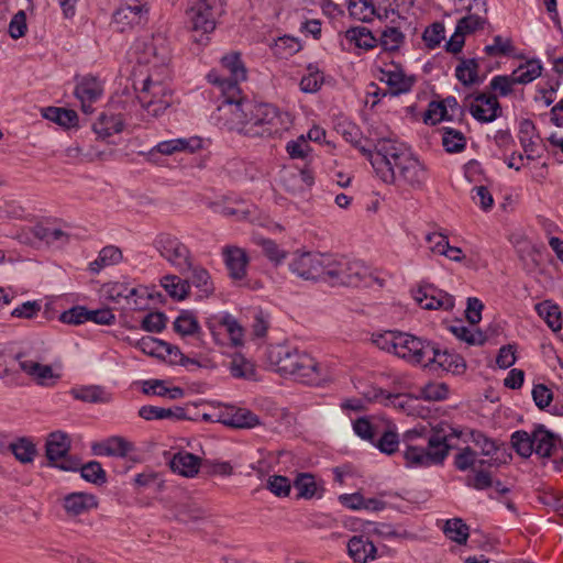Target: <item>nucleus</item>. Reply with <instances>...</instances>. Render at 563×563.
<instances>
[{
    "instance_id": "a878e982",
    "label": "nucleus",
    "mask_w": 563,
    "mask_h": 563,
    "mask_svg": "<svg viewBox=\"0 0 563 563\" xmlns=\"http://www.w3.org/2000/svg\"><path fill=\"white\" fill-rule=\"evenodd\" d=\"M174 473L185 477H194L200 468V459L189 452L183 451L176 453L169 462Z\"/></svg>"
},
{
    "instance_id": "774afa93",
    "label": "nucleus",
    "mask_w": 563,
    "mask_h": 563,
    "mask_svg": "<svg viewBox=\"0 0 563 563\" xmlns=\"http://www.w3.org/2000/svg\"><path fill=\"white\" fill-rule=\"evenodd\" d=\"M286 151L292 159H303L308 156L311 147L303 135L296 140L289 141L286 145Z\"/></svg>"
},
{
    "instance_id": "69168bd1",
    "label": "nucleus",
    "mask_w": 563,
    "mask_h": 563,
    "mask_svg": "<svg viewBox=\"0 0 563 563\" xmlns=\"http://www.w3.org/2000/svg\"><path fill=\"white\" fill-rule=\"evenodd\" d=\"M59 321L66 324L78 325L88 321V309L84 306H75L59 316Z\"/></svg>"
},
{
    "instance_id": "c03bdc74",
    "label": "nucleus",
    "mask_w": 563,
    "mask_h": 563,
    "mask_svg": "<svg viewBox=\"0 0 563 563\" xmlns=\"http://www.w3.org/2000/svg\"><path fill=\"white\" fill-rule=\"evenodd\" d=\"M442 145L449 153H460L466 146V139L461 131L442 128Z\"/></svg>"
},
{
    "instance_id": "052dcab7",
    "label": "nucleus",
    "mask_w": 563,
    "mask_h": 563,
    "mask_svg": "<svg viewBox=\"0 0 563 563\" xmlns=\"http://www.w3.org/2000/svg\"><path fill=\"white\" fill-rule=\"evenodd\" d=\"M484 51L489 56H507L514 52V46L510 38L496 35L493 38V43L486 45Z\"/></svg>"
},
{
    "instance_id": "a19ab883",
    "label": "nucleus",
    "mask_w": 563,
    "mask_h": 563,
    "mask_svg": "<svg viewBox=\"0 0 563 563\" xmlns=\"http://www.w3.org/2000/svg\"><path fill=\"white\" fill-rule=\"evenodd\" d=\"M405 42V34L398 26H386L380 34L378 44L387 52H396Z\"/></svg>"
},
{
    "instance_id": "5fc2aeb1",
    "label": "nucleus",
    "mask_w": 563,
    "mask_h": 563,
    "mask_svg": "<svg viewBox=\"0 0 563 563\" xmlns=\"http://www.w3.org/2000/svg\"><path fill=\"white\" fill-rule=\"evenodd\" d=\"M536 134V126L531 120L525 119L520 122L519 128V142L525 153H533L536 142L533 141Z\"/></svg>"
},
{
    "instance_id": "4468645a",
    "label": "nucleus",
    "mask_w": 563,
    "mask_h": 563,
    "mask_svg": "<svg viewBox=\"0 0 563 563\" xmlns=\"http://www.w3.org/2000/svg\"><path fill=\"white\" fill-rule=\"evenodd\" d=\"M464 106L471 115L481 123H489L501 115V107L494 93L479 92L475 96H467Z\"/></svg>"
},
{
    "instance_id": "e433bc0d",
    "label": "nucleus",
    "mask_w": 563,
    "mask_h": 563,
    "mask_svg": "<svg viewBox=\"0 0 563 563\" xmlns=\"http://www.w3.org/2000/svg\"><path fill=\"white\" fill-rule=\"evenodd\" d=\"M478 62L476 58H461L455 68V77L464 86L478 82Z\"/></svg>"
},
{
    "instance_id": "13d9d810",
    "label": "nucleus",
    "mask_w": 563,
    "mask_h": 563,
    "mask_svg": "<svg viewBox=\"0 0 563 563\" xmlns=\"http://www.w3.org/2000/svg\"><path fill=\"white\" fill-rule=\"evenodd\" d=\"M515 85L517 84L512 80L511 75H496L489 81V88L496 92L497 98L512 93Z\"/></svg>"
},
{
    "instance_id": "473e14b6",
    "label": "nucleus",
    "mask_w": 563,
    "mask_h": 563,
    "mask_svg": "<svg viewBox=\"0 0 563 563\" xmlns=\"http://www.w3.org/2000/svg\"><path fill=\"white\" fill-rule=\"evenodd\" d=\"M74 398L91 404H108L111 395L101 386H82L71 390Z\"/></svg>"
},
{
    "instance_id": "0e129e2a",
    "label": "nucleus",
    "mask_w": 563,
    "mask_h": 563,
    "mask_svg": "<svg viewBox=\"0 0 563 563\" xmlns=\"http://www.w3.org/2000/svg\"><path fill=\"white\" fill-rule=\"evenodd\" d=\"M374 444L382 453L391 455L398 450L399 438L396 432L387 430L380 435L377 442L374 441Z\"/></svg>"
},
{
    "instance_id": "2f4dec72",
    "label": "nucleus",
    "mask_w": 563,
    "mask_h": 563,
    "mask_svg": "<svg viewBox=\"0 0 563 563\" xmlns=\"http://www.w3.org/2000/svg\"><path fill=\"white\" fill-rule=\"evenodd\" d=\"M536 311L553 332L562 329L561 310L556 303L551 300H543L536 305Z\"/></svg>"
},
{
    "instance_id": "1a4fd4ad",
    "label": "nucleus",
    "mask_w": 563,
    "mask_h": 563,
    "mask_svg": "<svg viewBox=\"0 0 563 563\" xmlns=\"http://www.w3.org/2000/svg\"><path fill=\"white\" fill-rule=\"evenodd\" d=\"M153 245L161 256L181 275L188 274L192 268V257L189 249L176 236L169 233H161L155 238Z\"/></svg>"
},
{
    "instance_id": "de8ad7c7",
    "label": "nucleus",
    "mask_w": 563,
    "mask_h": 563,
    "mask_svg": "<svg viewBox=\"0 0 563 563\" xmlns=\"http://www.w3.org/2000/svg\"><path fill=\"white\" fill-rule=\"evenodd\" d=\"M223 422L224 424L234 428H253L260 424V419L252 411L240 408L228 419H224Z\"/></svg>"
},
{
    "instance_id": "7ed1b4c3",
    "label": "nucleus",
    "mask_w": 563,
    "mask_h": 563,
    "mask_svg": "<svg viewBox=\"0 0 563 563\" xmlns=\"http://www.w3.org/2000/svg\"><path fill=\"white\" fill-rule=\"evenodd\" d=\"M268 360L282 375L292 376L307 385H321L328 372L311 355L287 345H275L268 350Z\"/></svg>"
},
{
    "instance_id": "4d7b16f0",
    "label": "nucleus",
    "mask_w": 563,
    "mask_h": 563,
    "mask_svg": "<svg viewBox=\"0 0 563 563\" xmlns=\"http://www.w3.org/2000/svg\"><path fill=\"white\" fill-rule=\"evenodd\" d=\"M257 244L262 247L265 256L275 265L282 264L287 257L288 253L271 239H260Z\"/></svg>"
},
{
    "instance_id": "c756f323",
    "label": "nucleus",
    "mask_w": 563,
    "mask_h": 563,
    "mask_svg": "<svg viewBox=\"0 0 563 563\" xmlns=\"http://www.w3.org/2000/svg\"><path fill=\"white\" fill-rule=\"evenodd\" d=\"M454 466L461 472L474 470L476 465L479 467L493 466L495 461L493 460H477V453L470 446L461 449L454 456Z\"/></svg>"
},
{
    "instance_id": "ea45409f",
    "label": "nucleus",
    "mask_w": 563,
    "mask_h": 563,
    "mask_svg": "<svg viewBox=\"0 0 563 563\" xmlns=\"http://www.w3.org/2000/svg\"><path fill=\"white\" fill-rule=\"evenodd\" d=\"M77 471L80 472L81 478L88 483L97 486H101L107 483V473L98 461H89L86 464H81L79 462Z\"/></svg>"
},
{
    "instance_id": "2eb2a0df",
    "label": "nucleus",
    "mask_w": 563,
    "mask_h": 563,
    "mask_svg": "<svg viewBox=\"0 0 563 563\" xmlns=\"http://www.w3.org/2000/svg\"><path fill=\"white\" fill-rule=\"evenodd\" d=\"M189 10L192 29L207 34L216 29V16L218 14L220 3H209V1L190 0Z\"/></svg>"
},
{
    "instance_id": "9b49d317",
    "label": "nucleus",
    "mask_w": 563,
    "mask_h": 563,
    "mask_svg": "<svg viewBox=\"0 0 563 563\" xmlns=\"http://www.w3.org/2000/svg\"><path fill=\"white\" fill-rule=\"evenodd\" d=\"M69 450L70 439L66 433L62 431L49 433L45 444V454L54 467L65 472H77L79 459L68 455Z\"/></svg>"
},
{
    "instance_id": "412c9836",
    "label": "nucleus",
    "mask_w": 563,
    "mask_h": 563,
    "mask_svg": "<svg viewBox=\"0 0 563 563\" xmlns=\"http://www.w3.org/2000/svg\"><path fill=\"white\" fill-rule=\"evenodd\" d=\"M63 507L68 516H80L98 507V499L95 495L75 492L63 498Z\"/></svg>"
},
{
    "instance_id": "bf43d9fd",
    "label": "nucleus",
    "mask_w": 563,
    "mask_h": 563,
    "mask_svg": "<svg viewBox=\"0 0 563 563\" xmlns=\"http://www.w3.org/2000/svg\"><path fill=\"white\" fill-rule=\"evenodd\" d=\"M134 345L145 354L163 357V349L166 346V342L153 336H143L136 340Z\"/></svg>"
},
{
    "instance_id": "09e8293b",
    "label": "nucleus",
    "mask_w": 563,
    "mask_h": 563,
    "mask_svg": "<svg viewBox=\"0 0 563 563\" xmlns=\"http://www.w3.org/2000/svg\"><path fill=\"white\" fill-rule=\"evenodd\" d=\"M10 449L18 461L30 463L36 455L35 444L26 438H21L10 444Z\"/></svg>"
},
{
    "instance_id": "423d86ee",
    "label": "nucleus",
    "mask_w": 563,
    "mask_h": 563,
    "mask_svg": "<svg viewBox=\"0 0 563 563\" xmlns=\"http://www.w3.org/2000/svg\"><path fill=\"white\" fill-rule=\"evenodd\" d=\"M167 78L148 73L137 93L140 104L152 117H159L172 103V91L165 82Z\"/></svg>"
},
{
    "instance_id": "f704fd0d",
    "label": "nucleus",
    "mask_w": 563,
    "mask_h": 563,
    "mask_svg": "<svg viewBox=\"0 0 563 563\" xmlns=\"http://www.w3.org/2000/svg\"><path fill=\"white\" fill-rule=\"evenodd\" d=\"M345 38L365 51H369L378 45V40L365 26L350 27L345 32Z\"/></svg>"
},
{
    "instance_id": "20e7f679",
    "label": "nucleus",
    "mask_w": 563,
    "mask_h": 563,
    "mask_svg": "<svg viewBox=\"0 0 563 563\" xmlns=\"http://www.w3.org/2000/svg\"><path fill=\"white\" fill-rule=\"evenodd\" d=\"M437 428L427 440V446L407 445L404 451L405 464L407 467L426 468L432 465H442L451 449V438H460L462 432L454 428Z\"/></svg>"
},
{
    "instance_id": "5701e85b",
    "label": "nucleus",
    "mask_w": 563,
    "mask_h": 563,
    "mask_svg": "<svg viewBox=\"0 0 563 563\" xmlns=\"http://www.w3.org/2000/svg\"><path fill=\"white\" fill-rule=\"evenodd\" d=\"M347 553L354 563H368L376 559L375 544L364 536H353L347 542Z\"/></svg>"
},
{
    "instance_id": "39448f33",
    "label": "nucleus",
    "mask_w": 563,
    "mask_h": 563,
    "mask_svg": "<svg viewBox=\"0 0 563 563\" xmlns=\"http://www.w3.org/2000/svg\"><path fill=\"white\" fill-rule=\"evenodd\" d=\"M412 365L431 369L440 368L453 374H462L466 369L465 361L461 355L441 350L437 343L423 338L419 340Z\"/></svg>"
},
{
    "instance_id": "864d4df0",
    "label": "nucleus",
    "mask_w": 563,
    "mask_h": 563,
    "mask_svg": "<svg viewBox=\"0 0 563 563\" xmlns=\"http://www.w3.org/2000/svg\"><path fill=\"white\" fill-rule=\"evenodd\" d=\"M189 272H191V284L196 288L207 296L213 292L214 287L211 282L210 274L206 268L192 265V268Z\"/></svg>"
},
{
    "instance_id": "58836bf2",
    "label": "nucleus",
    "mask_w": 563,
    "mask_h": 563,
    "mask_svg": "<svg viewBox=\"0 0 563 563\" xmlns=\"http://www.w3.org/2000/svg\"><path fill=\"white\" fill-rule=\"evenodd\" d=\"M167 294L177 300H183L187 297L190 285L187 279H181L176 275H166L161 282Z\"/></svg>"
},
{
    "instance_id": "a18cd8bd",
    "label": "nucleus",
    "mask_w": 563,
    "mask_h": 563,
    "mask_svg": "<svg viewBox=\"0 0 563 563\" xmlns=\"http://www.w3.org/2000/svg\"><path fill=\"white\" fill-rule=\"evenodd\" d=\"M294 487L298 492V498L311 499L317 496L318 484L312 474H298L294 481Z\"/></svg>"
},
{
    "instance_id": "dca6fc26",
    "label": "nucleus",
    "mask_w": 563,
    "mask_h": 563,
    "mask_svg": "<svg viewBox=\"0 0 563 563\" xmlns=\"http://www.w3.org/2000/svg\"><path fill=\"white\" fill-rule=\"evenodd\" d=\"M412 296L418 305L426 310H451L454 307L453 296L430 285L419 287Z\"/></svg>"
},
{
    "instance_id": "6e6d98bb",
    "label": "nucleus",
    "mask_w": 563,
    "mask_h": 563,
    "mask_svg": "<svg viewBox=\"0 0 563 563\" xmlns=\"http://www.w3.org/2000/svg\"><path fill=\"white\" fill-rule=\"evenodd\" d=\"M300 49V42L297 38L288 35L279 37L274 45V54L279 56L280 58H287L289 56H292Z\"/></svg>"
},
{
    "instance_id": "9d476101",
    "label": "nucleus",
    "mask_w": 563,
    "mask_h": 563,
    "mask_svg": "<svg viewBox=\"0 0 563 563\" xmlns=\"http://www.w3.org/2000/svg\"><path fill=\"white\" fill-rule=\"evenodd\" d=\"M172 58V49L169 40L162 33L154 34L150 42L144 44L141 63L151 66L150 73L169 77V62Z\"/></svg>"
},
{
    "instance_id": "f8f14e48",
    "label": "nucleus",
    "mask_w": 563,
    "mask_h": 563,
    "mask_svg": "<svg viewBox=\"0 0 563 563\" xmlns=\"http://www.w3.org/2000/svg\"><path fill=\"white\" fill-rule=\"evenodd\" d=\"M328 254L303 252L294 254L288 264L289 271L306 280H323Z\"/></svg>"
},
{
    "instance_id": "e2e57ef3",
    "label": "nucleus",
    "mask_w": 563,
    "mask_h": 563,
    "mask_svg": "<svg viewBox=\"0 0 563 563\" xmlns=\"http://www.w3.org/2000/svg\"><path fill=\"white\" fill-rule=\"evenodd\" d=\"M166 320L163 312H150L143 318L141 328L146 332L159 333L165 329Z\"/></svg>"
},
{
    "instance_id": "f03ea898",
    "label": "nucleus",
    "mask_w": 563,
    "mask_h": 563,
    "mask_svg": "<svg viewBox=\"0 0 563 563\" xmlns=\"http://www.w3.org/2000/svg\"><path fill=\"white\" fill-rule=\"evenodd\" d=\"M376 175L385 184H398L412 190H423L429 180L427 165L405 144L382 139L375 150L362 148Z\"/></svg>"
},
{
    "instance_id": "3c124183",
    "label": "nucleus",
    "mask_w": 563,
    "mask_h": 563,
    "mask_svg": "<svg viewBox=\"0 0 563 563\" xmlns=\"http://www.w3.org/2000/svg\"><path fill=\"white\" fill-rule=\"evenodd\" d=\"M511 444L516 452L522 457H529L533 453V433L530 435L523 430L512 433Z\"/></svg>"
},
{
    "instance_id": "a211bd4d",
    "label": "nucleus",
    "mask_w": 563,
    "mask_h": 563,
    "mask_svg": "<svg viewBox=\"0 0 563 563\" xmlns=\"http://www.w3.org/2000/svg\"><path fill=\"white\" fill-rule=\"evenodd\" d=\"M102 292L106 299L119 302L120 299L124 298L128 303L133 306V309H142L143 303L139 299L144 300L145 292L140 294V289L136 287H130L128 283L123 282H110L102 286Z\"/></svg>"
},
{
    "instance_id": "ddd939ff",
    "label": "nucleus",
    "mask_w": 563,
    "mask_h": 563,
    "mask_svg": "<svg viewBox=\"0 0 563 563\" xmlns=\"http://www.w3.org/2000/svg\"><path fill=\"white\" fill-rule=\"evenodd\" d=\"M150 7L146 0H123L114 11L112 24L120 32L145 24L148 21Z\"/></svg>"
},
{
    "instance_id": "8fccbe9b",
    "label": "nucleus",
    "mask_w": 563,
    "mask_h": 563,
    "mask_svg": "<svg viewBox=\"0 0 563 563\" xmlns=\"http://www.w3.org/2000/svg\"><path fill=\"white\" fill-rule=\"evenodd\" d=\"M450 330L457 339L470 345H483L486 342V336L481 331H474L462 322L451 325Z\"/></svg>"
},
{
    "instance_id": "4c0bfd02",
    "label": "nucleus",
    "mask_w": 563,
    "mask_h": 563,
    "mask_svg": "<svg viewBox=\"0 0 563 563\" xmlns=\"http://www.w3.org/2000/svg\"><path fill=\"white\" fill-rule=\"evenodd\" d=\"M43 117L64 128H73L78 123L76 111L65 108L47 107L43 109Z\"/></svg>"
},
{
    "instance_id": "f3484780",
    "label": "nucleus",
    "mask_w": 563,
    "mask_h": 563,
    "mask_svg": "<svg viewBox=\"0 0 563 563\" xmlns=\"http://www.w3.org/2000/svg\"><path fill=\"white\" fill-rule=\"evenodd\" d=\"M103 93V85L95 76H85L79 79L75 87V96L81 103V110L85 113L93 111L92 103Z\"/></svg>"
},
{
    "instance_id": "bb28decb",
    "label": "nucleus",
    "mask_w": 563,
    "mask_h": 563,
    "mask_svg": "<svg viewBox=\"0 0 563 563\" xmlns=\"http://www.w3.org/2000/svg\"><path fill=\"white\" fill-rule=\"evenodd\" d=\"M139 416L144 420H184L186 411L183 407L163 408L157 406H142L139 409Z\"/></svg>"
},
{
    "instance_id": "c85d7f7f",
    "label": "nucleus",
    "mask_w": 563,
    "mask_h": 563,
    "mask_svg": "<svg viewBox=\"0 0 563 563\" xmlns=\"http://www.w3.org/2000/svg\"><path fill=\"white\" fill-rule=\"evenodd\" d=\"M123 118L120 113H101L98 120L93 123L92 128L95 133L101 137L107 139L123 130Z\"/></svg>"
},
{
    "instance_id": "f257e3e1",
    "label": "nucleus",
    "mask_w": 563,
    "mask_h": 563,
    "mask_svg": "<svg viewBox=\"0 0 563 563\" xmlns=\"http://www.w3.org/2000/svg\"><path fill=\"white\" fill-rule=\"evenodd\" d=\"M221 64L230 73V77H221L217 71H210L207 78L222 93L223 101L219 110L230 113L227 121L230 130L250 137H268L289 129L291 120L287 112L273 104L254 103L242 97L239 81L246 78V69L239 53L223 56Z\"/></svg>"
},
{
    "instance_id": "c9c22d12",
    "label": "nucleus",
    "mask_w": 563,
    "mask_h": 563,
    "mask_svg": "<svg viewBox=\"0 0 563 563\" xmlns=\"http://www.w3.org/2000/svg\"><path fill=\"white\" fill-rule=\"evenodd\" d=\"M533 452L541 457H549L555 446L554 435L545 430L543 426H539L533 431Z\"/></svg>"
},
{
    "instance_id": "6e6552de",
    "label": "nucleus",
    "mask_w": 563,
    "mask_h": 563,
    "mask_svg": "<svg viewBox=\"0 0 563 563\" xmlns=\"http://www.w3.org/2000/svg\"><path fill=\"white\" fill-rule=\"evenodd\" d=\"M419 340V336L396 330H388L372 335V342L378 349L393 353L410 365H412Z\"/></svg>"
},
{
    "instance_id": "338daca9",
    "label": "nucleus",
    "mask_w": 563,
    "mask_h": 563,
    "mask_svg": "<svg viewBox=\"0 0 563 563\" xmlns=\"http://www.w3.org/2000/svg\"><path fill=\"white\" fill-rule=\"evenodd\" d=\"M444 25L440 22H435L427 27L422 34V38L429 48H435L440 45L444 38Z\"/></svg>"
},
{
    "instance_id": "79ce46f5",
    "label": "nucleus",
    "mask_w": 563,
    "mask_h": 563,
    "mask_svg": "<svg viewBox=\"0 0 563 563\" xmlns=\"http://www.w3.org/2000/svg\"><path fill=\"white\" fill-rule=\"evenodd\" d=\"M443 532L457 544H465L470 536L468 526L461 518L446 520Z\"/></svg>"
},
{
    "instance_id": "b1692460",
    "label": "nucleus",
    "mask_w": 563,
    "mask_h": 563,
    "mask_svg": "<svg viewBox=\"0 0 563 563\" xmlns=\"http://www.w3.org/2000/svg\"><path fill=\"white\" fill-rule=\"evenodd\" d=\"M202 147V140L198 136L188 139H173L159 142L152 151L163 155H173L178 152L194 153Z\"/></svg>"
},
{
    "instance_id": "4be33fe9",
    "label": "nucleus",
    "mask_w": 563,
    "mask_h": 563,
    "mask_svg": "<svg viewBox=\"0 0 563 563\" xmlns=\"http://www.w3.org/2000/svg\"><path fill=\"white\" fill-rule=\"evenodd\" d=\"M229 276L234 280H243L246 276L249 256L241 247H227L223 251Z\"/></svg>"
},
{
    "instance_id": "aec40b11",
    "label": "nucleus",
    "mask_w": 563,
    "mask_h": 563,
    "mask_svg": "<svg viewBox=\"0 0 563 563\" xmlns=\"http://www.w3.org/2000/svg\"><path fill=\"white\" fill-rule=\"evenodd\" d=\"M207 325L212 333H214L217 328H223L229 334L232 345L239 346L243 344V328L232 314L222 312L218 316H213L209 319Z\"/></svg>"
},
{
    "instance_id": "cd10ccee",
    "label": "nucleus",
    "mask_w": 563,
    "mask_h": 563,
    "mask_svg": "<svg viewBox=\"0 0 563 563\" xmlns=\"http://www.w3.org/2000/svg\"><path fill=\"white\" fill-rule=\"evenodd\" d=\"M379 71L380 76L378 79L389 87L393 96L407 93L411 90L413 80L407 77L401 70L394 71L380 69Z\"/></svg>"
},
{
    "instance_id": "393cba45",
    "label": "nucleus",
    "mask_w": 563,
    "mask_h": 563,
    "mask_svg": "<svg viewBox=\"0 0 563 563\" xmlns=\"http://www.w3.org/2000/svg\"><path fill=\"white\" fill-rule=\"evenodd\" d=\"M16 360L20 368L34 378L40 385H46L47 380L55 377L52 366L43 365L37 360L29 358L24 352L19 353Z\"/></svg>"
},
{
    "instance_id": "0eeeda50",
    "label": "nucleus",
    "mask_w": 563,
    "mask_h": 563,
    "mask_svg": "<svg viewBox=\"0 0 563 563\" xmlns=\"http://www.w3.org/2000/svg\"><path fill=\"white\" fill-rule=\"evenodd\" d=\"M366 274L367 268L362 262L328 254L323 282L331 286H357Z\"/></svg>"
},
{
    "instance_id": "7c9ffc66",
    "label": "nucleus",
    "mask_w": 563,
    "mask_h": 563,
    "mask_svg": "<svg viewBox=\"0 0 563 563\" xmlns=\"http://www.w3.org/2000/svg\"><path fill=\"white\" fill-rule=\"evenodd\" d=\"M347 10L352 18L362 22H369L374 16L383 19L371 0H347Z\"/></svg>"
},
{
    "instance_id": "680f3d73",
    "label": "nucleus",
    "mask_w": 563,
    "mask_h": 563,
    "mask_svg": "<svg viewBox=\"0 0 563 563\" xmlns=\"http://www.w3.org/2000/svg\"><path fill=\"white\" fill-rule=\"evenodd\" d=\"M266 487L277 497H287L291 490V483L286 476L272 475L267 479Z\"/></svg>"
},
{
    "instance_id": "37998d69",
    "label": "nucleus",
    "mask_w": 563,
    "mask_h": 563,
    "mask_svg": "<svg viewBox=\"0 0 563 563\" xmlns=\"http://www.w3.org/2000/svg\"><path fill=\"white\" fill-rule=\"evenodd\" d=\"M323 81L324 77L319 67L314 64H309L307 66V75L300 80V90L305 93H314L320 90Z\"/></svg>"
},
{
    "instance_id": "72a5a7b5",
    "label": "nucleus",
    "mask_w": 563,
    "mask_h": 563,
    "mask_svg": "<svg viewBox=\"0 0 563 563\" xmlns=\"http://www.w3.org/2000/svg\"><path fill=\"white\" fill-rule=\"evenodd\" d=\"M542 65L538 59H530L520 64L512 73V80L518 85H527L541 76Z\"/></svg>"
},
{
    "instance_id": "603ef678",
    "label": "nucleus",
    "mask_w": 563,
    "mask_h": 563,
    "mask_svg": "<svg viewBox=\"0 0 563 563\" xmlns=\"http://www.w3.org/2000/svg\"><path fill=\"white\" fill-rule=\"evenodd\" d=\"M174 329L181 335H192L200 330V325L191 312L183 311L174 321Z\"/></svg>"
},
{
    "instance_id": "49530a36",
    "label": "nucleus",
    "mask_w": 563,
    "mask_h": 563,
    "mask_svg": "<svg viewBox=\"0 0 563 563\" xmlns=\"http://www.w3.org/2000/svg\"><path fill=\"white\" fill-rule=\"evenodd\" d=\"M471 439L472 442L481 449V453L483 455L490 457L489 460H493V462L495 461L493 466H497L498 459H494V455L499 449L498 443L495 440L488 438L482 431H472Z\"/></svg>"
},
{
    "instance_id": "6ab92c4d",
    "label": "nucleus",
    "mask_w": 563,
    "mask_h": 563,
    "mask_svg": "<svg viewBox=\"0 0 563 563\" xmlns=\"http://www.w3.org/2000/svg\"><path fill=\"white\" fill-rule=\"evenodd\" d=\"M134 450L132 442L120 435L109 437L91 445V451L97 456H114L124 459Z\"/></svg>"
}]
</instances>
